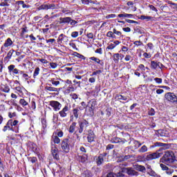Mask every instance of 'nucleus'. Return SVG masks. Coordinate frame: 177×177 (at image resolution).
<instances>
[{
  "label": "nucleus",
  "mask_w": 177,
  "mask_h": 177,
  "mask_svg": "<svg viewBox=\"0 0 177 177\" xmlns=\"http://www.w3.org/2000/svg\"><path fill=\"white\" fill-rule=\"evenodd\" d=\"M68 106H65L62 110L59 112L60 117L62 118L67 117V115L68 114Z\"/></svg>",
  "instance_id": "obj_9"
},
{
  "label": "nucleus",
  "mask_w": 177,
  "mask_h": 177,
  "mask_svg": "<svg viewBox=\"0 0 177 177\" xmlns=\"http://www.w3.org/2000/svg\"><path fill=\"white\" fill-rule=\"evenodd\" d=\"M73 114L75 117V118H78V115H80V109L78 108H75L73 109Z\"/></svg>",
  "instance_id": "obj_24"
},
{
  "label": "nucleus",
  "mask_w": 177,
  "mask_h": 177,
  "mask_svg": "<svg viewBox=\"0 0 177 177\" xmlns=\"http://www.w3.org/2000/svg\"><path fill=\"white\" fill-rule=\"evenodd\" d=\"M8 69L9 73H11L12 71V74H18L19 73V69L16 68V66H15V65L8 66Z\"/></svg>",
  "instance_id": "obj_17"
},
{
  "label": "nucleus",
  "mask_w": 177,
  "mask_h": 177,
  "mask_svg": "<svg viewBox=\"0 0 177 177\" xmlns=\"http://www.w3.org/2000/svg\"><path fill=\"white\" fill-rule=\"evenodd\" d=\"M85 177H92V173L89 171H85Z\"/></svg>",
  "instance_id": "obj_60"
},
{
  "label": "nucleus",
  "mask_w": 177,
  "mask_h": 177,
  "mask_svg": "<svg viewBox=\"0 0 177 177\" xmlns=\"http://www.w3.org/2000/svg\"><path fill=\"white\" fill-rule=\"evenodd\" d=\"M87 140L88 143H92V142H95V133H93L92 130H90V131H88Z\"/></svg>",
  "instance_id": "obj_14"
},
{
  "label": "nucleus",
  "mask_w": 177,
  "mask_h": 177,
  "mask_svg": "<svg viewBox=\"0 0 177 177\" xmlns=\"http://www.w3.org/2000/svg\"><path fill=\"white\" fill-rule=\"evenodd\" d=\"M1 89L3 92H5L6 93H9V91H10V88L8 87V86H1Z\"/></svg>",
  "instance_id": "obj_33"
},
{
  "label": "nucleus",
  "mask_w": 177,
  "mask_h": 177,
  "mask_svg": "<svg viewBox=\"0 0 177 177\" xmlns=\"http://www.w3.org/2000/svg\"><path fill=\"white\" fill-rule=\"evenodd\" d=\"M103 161H104L103 159V155H100L97 158V164L98 165H102V164H103Z\"/></svg>",
  "instance_id": "obj_26"
},
{
  "label": "nucleus",
  "mask_w": 177,
  "mask_h": 177,
  "mask_svg": "<svg viewBox=\"0 0 177 177\" xmlns=\"http://www.w3.org/2000/svg\"><path fill=\"white\" fill-rule=\"evenodd\" d=\"M58 44H63V42H68V37L64 35V34H61L57 39Z\"/></svg>",
  "instance_id": "obj_11"
},
{
  "label": "nucleus",
  "mask_w": 177,
  "mask_h": 177,
  "mask_svg": "<svg viewBox=\"0 0 177 177\" xmlns=\"http://www.w3.org/2000/svg\"><path fill=\"white\" fill-rule=\"evenodd\" d=\"M45 89H46V91H49L50 92H56V88L54 87L46 86Z\"/></svg>",
  "instance_id": "obj_40"
},
{
  "label": "nucleus",
  "mask_w": 177,
  "mask_h": 177,
  "mask_svg": "<svg viewBox=\"0 0 177 177\" xmlns=\"http://www.w3.org/2000/svg\"><path fill=\"white\" fill-rule=\"evenodd\" d=\"M162 148H160L156 152L147 155V160H148V161H150L151 160H156V158H160V157L162 156V153L160 152L162 151Z\"/></svg>",
  "instance_id": "obj_5"
},
{
  "label": "nucleus",
  "mask_w": 177,
  "mask_h": 177,
  "mask_svg": "<svg viewBox=\"0 0 177 177\" xmlns=\"http://www.w3.org/2000/svg\"><path fill=\"white\" fill-rule=\"evenodd\" d=\"M88 125L89 122L86 120L79 122L80 127L77 129L78 133H82L84 132V129L85 133L88 132V131H86V128H88Z\"/></svg>",
  "instance_id": "obj_4"
},
{
  "label": "nucleus",
  "mask_w": 177,
  "mask_h": 177,
  "mask_svg": "<svg viewBox=\"0 0 177 177\" xmlns=\"http://www.w3.org/2000/svg\"><path fill=\"white\" fill-rule=\"evenodd\" d=\"M140 19V20H146L147 21H150V20H153V17L141 15Z\"/></svg>",
  "instance_id": "obj_25"
},
{
  "label": "nucleus",
  "mask_w": 177,
  "mask_h": 177,
  "mask_svg": "<svg viewBox=\"0 0 177 177\" xmlns=\"http://www.w3.org/2000/svg\"><path fill=\"white\" fill-rule=\"evenodd\" d=\"M148 175H150V176H157V173L154 171L153 169L147 171Z\"/></svg>",
  "instance_id": "obj_36"
},
{
  "label": "nucleus",
  "mask_w": 177,
  "mask_h": 177,
  "mask_svg": "<svg viewBox=\"0 0 177 177\" xmlns=\"http://www.w3.org/2000/svg\"><path fill=\"white\" fill-rule=\"evenodd\" d=\"M13 45V41H12V39L8 38L3 44L4 48H9V46H12Z\"/></svg>",
  "instance_id": "obj_21"
},
{
  "label": "nucleus",
  "mask_w": 177,
  "mask_h": 177,
  "mask_svg": "<svg viewBox=\"0 0 177 177\" xmlns=\"http://www.w3.org/2000/svg\"><path fill=\"white\" fill-rule=\"evenodd\" d=\"M144 57H145V59H150V57H151V55L147 53H145L143 54Z\"/></svg>",
  "instance_id": "obj_58"
},
{
  "label": "nucleus",
  "mask_w": 177,
  "mask_h": 177,
  "mask_svg": "<svg viewBox=\"0 0 177 177\" xmlns=\"http://www.w3.org/2000/svg\"><path fill=\"white\" fill-rule=\"evenodd\" d=\"M51 153L53 154V157L55 159L57 160L59 158V149L57 147H56L55 145H53L51 147Z\"/></svg>",
  "instance_id": "obj_8"
},
{
  "label": "nucleus",
  "mask_w": 177,
  "mask_h": 177,
  "mask_svg": "<svg viewBox=\"0 0 177 177\" xmlns=\"http://www.w3.org/2000/svg\"><path fill=\"white\" fill-rule=\"evenodd\" d=\"M2 131L3 132H6V131H13V127H12V122L8 120L6 124L3 127Z\"/></svg>",
  "instance_id": "obj_15"
},
{
  "label": "nucleus",
  "mask_w": 177,
  "mask_h": 177,
  "mask_svg": "<svg viewBox=\"0 0 177 177\" xmlns=\"http://www.w3.org/2000/svg\"><path fill=\"white\" fill-rule=\"evenodd\" d=\"M116 17L115 14H110L106 16V19H114V17Z\"/></svg>",
  "instance_id": "obj_61"
},
{
  "label": "nucleus",
  "mask_w": 177,
  "mask_h": 177,
  "mask_svg": "<svg viewBox=\"0 0 177 177\" xmlns=\"http://www.w3.org/2000/svg\"><path fill=\"white\" fill-rule=\"evenodd\" d=\"M160 167L162 168V171H165L167 175H172L174 169L169 168L167 167V165L162 163L160 164Z\"/></svg>",
  "instance_id": "obj_10"
},
{
  "label": "nucleus",
  "mask_w": 177,
  "mask_h": 177,
  "mask_svg": "<svg viewBox=\"0 0 177 177\" xmlns=\"http://www.w3.org/2000/svg\"><path fill=\"white\" fill-rule=\"evenodd\" d=\"M90 60H93V62H95L97 64H100L101 66H103V62H102V61H100V59L97 57H90Z\"/></svg>",
  "instance_id": "obj_23"
},
{
  "label": "nucleus",
  "mask_w": 177,
  "mask_h": 177,
  "mask_svg": "<svg viewBox=\"0 0 177 177\" xmlns=\"http://www.w3.org/2000/svg\"><path fill=\"white\" fill-rule=\"evenodd\" d=\"M40 69L39 67L35 68L34 73H33V78H37V75H39Z\"/></svg>",
  "instance_id": "obj_32"
},
{
  "label": "nucleus",
  "mask_w": 177,
  "mask_h": 177,
  "mask_svg": "<svg viewBox=\"0 0 177 177\" xmlns=\"http://www.w3.org/2000/svg\"><path fill=\"white\" fill-rule=\"evenodd\" d=\"M71 21V17H61L59 18V23L60 24H68Z\"/></svg>",
  "instance_id": "obj_16"
},
{
  "label": "nucleus",
  "mask_w": 177,
  "mask_h": 177,
  "mask_svg": "<svg viewBox=\"0 0 177 177\" xmlns=\"http://www.w3.org/2000/svg\"><path fill=\"white\" fill-rule=\"evenodd\" d=\"M64 133L62 131H57L53 133L52 142L55 144L59 145L60 143V138H63Z\"/></svg>",
  "instance_id": "obj_3"
},
{
  "label": "nucleus",
  "mask_w": 177,
  "mask_h": 177,
  "mask_svg": "<svg viewBox=\"0 0 177 177\" xmlns=\"http://www.w3.org/2000/svg\"><path fill=\"white\" fill-rule=\"evenodd\" d=\"M75 129H77V122H73L68 128V132L70 133H74V132H77Z\"/></svg>",
  "instance_id": "obj_18"
},
{
  "label": "nucleus",
  "mask_w": 177,
  "mask_h": 177,
  "mask_svg": "<svg viewBox=\"0 0 177 177\" xmlns=\"http://www.w3.org/2000/svg\"><path fill=\"white\" fill-rule=\"evenodd\" d=\"M153 81L156 82V84H162V79L159 77H155L153 79Z\"/></svg>",
  "instance_id": "obj_42"
},
{
  "label": "nucleus",
  "mask_w": 177,
  "mask_h": 177,
  "mask_svg": "<svg viewBox=\"0 0 177 177\" xmlns=\"http://www.w3.org/2000/svg\"><path fill=\"white\" fill-rule=\"evenodd\" d=\"M75 143V140L71 138L64 139L62 144L61 147L64 153H68L70 151V147H73Z\"/></svg>",
  "instance_id": "obj_1"
},
{
  "label": "nucleus",
  "mask_w": 177,
  "mask_h": 177,
  "mask_svg": "<svg viewBox=\"0 0 177 177\" xmlns=\"http://www.w3.org/2000/svg\"><path fill=\"white\" fill-rule=\"evenodd\" d=\"M50 65V68H56L57 67V64L56 63H50L48 64Z\"/></svg>",
  "instance_id": "obj_51"
},
{
  "label": "nucleus",
  "mask_w": 177,
  "mask_h": 177,
  "mask_svg": "<svg viewBox=\"0 0 177 177\" xmlns=\"http://www.w3.org/2000/svg\"><path fill=\"white\" fill-rule=\"evenodd\" d=\"M162 67V64L160 62H157L156 61H151V68H153V70H156V68H161Z\"/></svg>",
  "instance_id": "obj_12"
},
{
  "label": "nucleus",
  "mask_w": 177,
  "mask_h": 177,
  "mask_svg": "<svg viewBox=\"0 0 177 177\" xmlns=\"http://www.w3.org/2000/svg\"><path fill=\"white\" fill-rule=\"evenodd\" d=\"M149 8L151 9V10H153V12H158V10H157V8L153 5H149Z\"/></svg>",
  "instance_id": "obj_48"
},
{
  "label": "nucleus",
  "mask_w": 177,
  "mask_h": 177,
  "mask_svg": "<svg viewBox=\"0 0 177 177\" xmlns=\"http://www.w3.org/2000/svg\"><path fill=\"white\" fill-rule=\"evenodd\" d=\"M131 59H132V56H131L129 55H127L124 57L125 62H129V60H131Z\"/></svg>",
  "instance_id": "obj_56"
},
{
  "label": "nucleus",
  "mask_w": 177,
  "mask_h": 177,
  "mask_svg": "<svg viewBox=\"0 0 177 177\" xmlns=\"http://www.w3.org/2000/svg\"><path fill=\"white\" fill-rule=\"evenodd\" d=\"M55 74L53 73H50L48 75V78H51V82L53 84V85H55V86H57V85H59V84H60V82L59 81H55Z\"/></svg>",
  "instance_id": "obj_20"
},
{
  "label": "nucleus",
  "mask_w": 177,
  "mask_h": 177,
  "mask_svg": "<svg viewBox=\"0 0 177 177\" xmlns=\"http://www.w3.org/2000/svg\"><path fill=\"white\" fill-rule=\"evenodd\" d=\"M121 142V139L118 138H115L113 139V143H120Z\"/></svg>",
  "instance_id": "obj_64"
},
{
  "label": "nucleus",
  "mask_w": 177,
  "mask_h": 177,
  "mask_svg": "<svg viewBox=\"0 0 177 177\" xmlns=\"http://www.w3.org/2000/svg\"><path fill=\"white\" fill-rule=\"evenodd\" d=\"M124 171L127 172L128 175L134 176H138V175H139V172L132 169L126 168V169H124Z\"/></svg>",
  "instance_id": "obj_13"
},
{
  "label": "nucleus",
  "mask_w": 177,
  "mask_h": 177,
  "mask_svg": "<svg viewBox=\"0 0 177 177\" xmlns=\"http://www.w3.org/2000/svg\"><path fill=\"white\" fill-rule=\"evenodd\" d=\"M22 78L26 80V81H28L30 80V76L27 75V73L23 74Z\"/></svg>",
  "instance_id": "obj_57"
},
{
  "label": "nucleus",
  "mask_w": 177,
  "mask_h": 177,
  "mask_svg": "<svg viewBox=\"0 0 177 177\" xmlns=\"http://www.w3.org/2000/svg\"><path fill=\"white\" fill-rule=\"evenodd\" d=\"M88 82H91V84H93V83L96 82V78H95V77H90L88 79Z\"/></svg>",
  "instance_id": "obj_62"
},
{
  "label": "nucleus",
  "mask_w": 177,
  "mask_h": 177,
  "mask_svg": "<svg viewBox=\"0 0 177 177\" xmlns=\"http://www.w3.org/2000/svg\"><path fill=\"white\" fill-rule=\"evenodd\" d=\"M133 143L137 149H138V147H140L142 146V143H140L139 141L136 140L134 141Z\"/></svg>",
  "instance_id": "obj_46"
},
{
  "label": "nucleus",
  "mask_w": 177,
  "mask_h": 177,
  "mask_svg": "<svg viewBox=\"0 0 177 177\" xmlns=\"http://www.w3.org/2000/svg\"><path fill=\"white\" fill-rule=\"evenodd\" d=\"M134 45H136V46H140L142 45V41H136L133 42Z\"/></svg>",
  "instance_id": "obj_63"
},
{
  "label": "nucleus",
  "mask_w": 177,
  "mask_h": 177,
  "mask_svg": "<svg viewBox=\"0 0 177 177\" xmlns=\"http://www.w3.org/2000/svg\"><path fill=\"white\" fill-rule=\"evenodd\" d=\"M55 8V5L54 4H46L45 6V9H54Z\"/></svg>",
  "instance_id": "obj_45"
},
{
  "label": "nucleus",
  "mask_w": 177,
  "mask_h": 177,
  "mask_svg": "<svg viewBox=\"0 0 177 177\" xmlns=\"http://www.w3.org/2000/svg\"><path fill=\"white\" fill-rule=\"evenodd\" d=\"M113 61L115 63H118L120 62V53H115L113 54Z\"/></svg>",
  "instance_id": "obj_29"
},
{
  "label": "nucleus",
  "mask_w": 177,
  "mask_h": 177,
  "mask_svg": "<svg viewBox=\"0 0 177 177\" xmlns=\"http://www.w3.org/2000/svg\"><path fill=\"white\" fill-rule=\"evenodd\" d=\"M148 149L146 145H143L141 147V148L138 150L139 153H146Z\"/></svg>",
  "instance_id": "obj_34"
},
{
  "label": "nucleus",
  "mask_w": 177,
  "mask_h": 177,
  "mask_svg": "<svg viewBox=\"0 0 177 177\" xmlns=\"http://www.w3.org/2000/svg\"><path fill=\"white\" fill-rule=\"evenodd\" d=\"M73 56H75V57H78L79 59H82V60H85V57L77 52L73 53Z\"/></svg>",
  "instance_id": "obj_31"
},
{
  "label": "nucleus",
  "mask_w": 177,
  "mask_h": 177,
  "mask_svg": "<svg viewBox=\"0 0 177 177\" xmlns=\"http://www.w3.org/2000/svg\"><path fill=\"white\" fill-rule=\"evenodd\" d=\"M106 37H109V38L115 39V35H114V32H111V31H109L106 33Z\"/></svg>",
  "instance_id": "obj_38"
},
{
  "label": "nucleus",
  "mask_w": 177,
  "mask_h": 177,
  "mask_svg": "<svg viewBox=\"0 0 177 177\" xmlns=\"http://www.w3.org/2000/svg\"><path fill=\"white\" fill-rule=\"evenodd\" d=\"M55 41V39H49L46 40V42L47 44H48V45H52V44H53Z\"/></svg>",
  "instance_id": "obj_54"
},
{
  "label": "nucleus",
  "mask_w": 177,
  "mask_h": 177,
  "mask_svg": "<svg viewBox=\"0 0 177 177\" xmlns=\"http://www.w3.org/2000/svg\"><path fill=\"white\" fill-rule=\"evenodd\" d=\"M162 159L164 160L165 164H172V162L175 161V156L174 155V152L169 151H166Z\"/></svg>",
  "instance_id": "obj_2"
},
{
  "label": "nucleus",
  "mask_w": 177,
  "mask_h": 177,
  "mask_svg": "<svg viewBox=\"0 0 177 177\" xmlns=\"http://www.w3.org/2000/svg\"><path fill=\"white\" fill-rule=\"evenodd\" d=\"M120 44H121V42L118 40H116V41H113V43L110 44L106 47V49H109V50H112V49H114V48H115V46H117V45H120Z\"/></svg>",
  "instance_id": "obj_19"
},
{
  "label": "nucleus",
  "mask_w": 177,
  "mask_h": 177,
  "mask_svg": "<svg viewBox=\"0 0 177 177\" xmlns=\"http://www.w3.org/2000/svg\"><path fill=\"white\" fill-rule=\"evenodd\" d=\"M8 117L9 118H13V117H16V112H9L8 113Z\"/></svg>",
  "instance_id": "obj_50"
},
{
  "label": "nucleus",
  "mask_w": 177,
  "mask_h": 177,
  "mask_svg": "<svg viewBox=\"0 0 177 177\" xmlns=\"http://www.w3.org/2000/svg\"><path fill=\"white\" fill-rule=\"evenodd\" d=\"M88 160V156L86 155H83L80 156L81 162H85Z\"/></svg>",
  "instance_id": "obj_37"
},
{
  "label": "nucleus",
  "mask_w": 177,
  "mask_h": 177,
  "mask_svg": "<svg viewBox=\"0 0 177 177\" xmlns=\"http://www.w3.org/2000/svg\"><path fill=\"white\" fill-rule=\"evenodd\" d=\"M118 17H120V18H121V17H122V18H128V14L125 13V12H123L122 14H119L118 15Z\"/></svg>",
  "instance_id": "obj_43"
},
{
  "label": "nucleus",
  "mask_w": 177,
  "mask_h": 177,
  "mask_svg": "<svg viewBox=\"0 0 177 177\" xmlns=\"http://www.w3.org/2000/svg\"><path fill=\"white\" fill-rule=\"evenodd\" d=\"M138 68L141 70V71H142V73H144V71H146L145 65H143V64H140V65L138 66Z\"/></svg>",
  "instance_id": "obj_52"
},
{
  "label": "nucleus",
  "mask_w": 177,
  "mask_h": 177,
  "mask_svg": "<svg viewBox=\"0 0 177 177\" xmlns=\"http://www.w3.org/2000/svg\"><path fill=\"white\" fill-rule=\"evenodd\" d=\"M155 146L158 147H165V146H167V144L157 142L155 143Z\"/></svg>",
  "instance_id": "obj_39"
},
{
  "label": "nucleus",
  "mask_w": 177,
  "mask_h": 177,
  "mask_svg": "<svg viewBox=\"0 0 177 177\" xmlns=\"http://www.w3.org/2000/svg\"><path fill=\"white\" fill-rule=\"evenodd\" d=\"M31 109L32 110H35V109H37V106L35 105V102L34 101L31 102Z\"/></svg>",
  "instance_id": "obj_59"
},
{
  "label": "nucleus",
  "mask_w": 177,
  "mask_h": 177,
  "mask_svg": "<svg viewBox=\"0 0 177 177\" xmlns=\"http://www.w3.org/2000/svg\"><path fill=\"white\" fill-rule=\"evenodd\" d=\"M165 97L168 100V102H171V103H175V102H177V97L174 93H167L165 95Z\"/></svg>",
  "instance_id": "obj_6"
},
{
  "label": "nucleus",
  "mask_w": 177,
  "mask_h": 177,
  "mask_svg": "<svg viewBox=\"0 0 177 177\" xmlns=\"http://www.w3.org/2000/svg\"><path fill=\"white\" fill-rule=\"evenodd\" d=\"M13 53H15V50H10L7 56L4 58V59H8V60H10V59H12V56L13 55Z\"/></svg>",
  "instance_id": "obj_27"
},
{
  "label": "nucleus",
  "mask_w": 177,
  "mask_h": 177,
  "mask_svg": "<svg viewBox=\"0 0 177 177\" xmlns=\"http://www.w3.org/2000/svg\"><path fill=\"white\" fill-rule=\"evenodd\" d=\"M127 23H129L130 24H138V21L131 19H126Z\"/></svg>",
  "instance_id": "obj_47"
},
{
  "label": "nucleus",
  "mask_w": 177,
  "mask_h": 177,
  "mask_svg": "<svg viewBox=\"0 0 177 177\" xmlns=\"http://www.w3.org/2000/svg\"><path fill=\"white\" fill-rule=\"evenodd\" d=\"M10 122H11V127L13 128V127H17V124H19V120H9Z\"/></svg>",
  "instance_id": "obj_35"
},
{
  "label": "nucleus",
  "mask_w": 177,
  "mask_h": 177,
  "mask_svg": "<svg viewBox=\"0 0 177 177\" xmlns=\"http://www.w3.org/2000/svg\"><path fill=\"white\" fill-rule=\"evenodd\" d=\"M136 168L137 171H140V172H146V167H145V166L138 165Z\"/></svg>",
  "instance_id": "obj_28"
},
{
  "label": "nucleus",
  "mask_w": 177,
  "mask_h": 177,
  "mask_svg": "<svg viewBox=\"0 0 177 177\" xmlns=\"http://www.w3.org/2000/svg\"><path fill=\"white\" fill-rule=\"evenodd\" d=\"M113 34H115V35H118V37L122 35V33L120 31L116 30L115 28L113 29Z\"/></svg>",
  "instance_id": "obj_44"
},
{
  "label": "nucleus",
  "mask_w": 177,
  "mask_h": 177,
  "mask_svg": "<svg viewBox=\"0 0 177 177\" xmlns=\"http://www.w3.org/2000/svg\"><path fill=\"white\" fill-rule=\"evenodd\" d=\"M78 32L77 31H75V32H73L71 33V37L72 38H77V37H78Z\"/></svg>",
  "instance_id": "obj_49"
},
{
  "label": "nucleus",
  "mask_w": 177,
  "mask_h": 177,
  "mask_svg": "<svg viewBox=\"0 0 177 177\" xmlns=\"http://www.w3.org/2000/svg\"><path fill=\"white\" fill-rule=\"evenodd\" d=\"M28 161H30V162H32V164H35V162H37V159L35 157H30L28 158Z\"/></svg>",
  "instance_id": "obj_41"
},
{
  "label": "nucleus",
  "mask_w": 177,
  "mask_h": 177,
  "mask_svg": "<svg viewBox=\"0 0 177 177\" xmlns=\"http://www.w3.org/2000/svg\"><path fill=\"white\" fill-rule=\"evenodd\" d=\"M19 104H21L22 107H24V109H27V106L28 107H30V106H28V103L24 99H21L19 100Z\"/></svg>",
  "instance_id": "obj_22"
},
{
  "label": "nucleus",
  "mask_w": 177,
  "mask_h": 177,
  "mask_svg": "<svg viewBox=\"0 0 177 177\" xmlns=\"http://www.w3.org/2000/svg\"><path fill=\"white\" fill-rule=\"evenodd\" d=\"M24 89V88H23L21 86L15 87V91H17V92L19 95H23V90Z\"/></svg>",
  "instance_id": "obj_30"
},
{
  "label": "nucleus",
  "mask_w": 177,
  "mask_h": 177,
  "mask_svg": "<svg viewBox=\"0 0 177 177\" xmlns=\"http://www.w3.org/2000/svg\"><path fill=\"white\" fill-rule=\"evenodd\" d=\"M1 6H9V3H8V1L5 0L4 1L1 3Z\"/></svg>",
  "instance_id": "obj_55"
},
{
  "label": "nucleus",
  "mask_w": 177,
  "mask_h": 177,
  "mask_svg": "<svg viewBox=\"0 0 177 177\" xmlns=\"http://www.w3.org/2000/svg\"><path fill=\"white\" fill-rule=\"evenodd\" d=\"M149 115H154V114H156V111H154V109L153 108H151L149 113H148Z\"/></svg>",
  "instance_id": "obj_53"
},
{
  "label": "nucleus",
  "mask_w": 177,
  "mask_h": 177,
  "mask_svg": "<svg viewBox=\"0 0 177 177\" xmlns=\"http://www.w3.org/2000/svg\"><path fill=\"white\" fill-rule=\"evenodd\" d=\"M50 106L53 107V110L55 111H59L62 109V104L57 101H50Z\"/></svg>",
  "instance_id": "obj_7"
}]
</instances>
